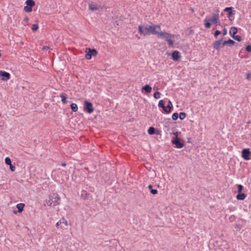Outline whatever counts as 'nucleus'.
Wrapping results in <instances>:
<instances>
[{
	"instance_id": "c9c22d12",
	"label": "nucleus",
	"mask_w": 251,
	"mask_h": 251,
	"mask_svg": "<svg viewBox=\"0 0 251 251\" xmlns=\"http://www.w3.org/2000/svg\"><path fill=\"white\" fill-rule=\"evenodd\" d=\"M246 50L248 52H251V45H248L246 47Z\"/></svg>"
},
{
	"instance_id": "58836bf2",
	"label": "nucleus",
	"mask_w": 251,
	"mask_h": 251,
	"mask_svg": "<svg viewBox=\"0 0 251 251\" xmlns=\"http://www.w3.org/2000/svg\"><path fill=\"white\" fill-rule=\"evenodd\" d=\"M61 224V221H60V220L56 224V226L57 227H58L59 226H60V225Z\"/></svg>"
},
{
	"instance_id": "37998d69",
	"label": "nucleus",
	"mask_w": 251,
	"mask_h": 251,
	"mask_svg": "<svg viewBox=\"0 0 251 251\" xmlns=\"http://www.w3.org/2000/svg\"><path fill=\"white\" fill-rule=\"evenodd\" d=\"M250 74H248L247 75L246 78L248 80L250 79Z\"/></svg>"
},
{
	"instance_id": "ea45409f",
	"label": "nucleus",
	"mask_w": 251,
	"mask_h": 251,
	"mask_svg": "<svg viewBox=\"0 0 251 251\" xmlns=\"http://www.w3.org/2000/svg\"><path fill=\"white\" fill-rule=\"evenodd\" d=\"M28 21H29V19L27 17L24 18V21H25V22H27Z\"/></svg>"
},
{
	"instance_id": "39448f33",
	"label": "nucleus",
	"mask_w": 251,
	"mask_h": 251,
	"mask_svg": "<svg viewBox=\"0 0 251 251\" xmlns=\"http://www.w3.org/2000/svg\"><path fill=\"white\" fill-rule=\"evenodd\" d=\"M88 50L89 51L86 53L85 54V58L88 59L90 60L91 59L92 56H95L97 54V51L95 49H92L91 50L89 48H87L86 50Z\"/></svg>"
},
{
	"instance_id": "6e6552de",
	"label": "nucleus",
	"mask_w": 251,
	"mask_h": 251,
	"mask_svg": "<svg viewBox=\"0 0 251 251\" xmlns=\"http://www.w3.org/2000/svg\"><path fill=\"white\" fill-rule=\"evenodd\" d=\"M172 56L173 60L175 61L179 60L181 57L179 52L177 50L174 51L172 52Z\"/></svg>"
},
{
	"instance_id": "a19ab883",
	"label": "nucleus",
	"mask_w": 251,
	"mask_h": 251,
	"mask_svg": "<svg viewBox=\"0 0 251 251\" xmlns=\"http://www.w3.org/2000/svg\"><path fill=\"white\" fill-rule=\"evenodd\" d=\"M49 49V48L47 46H44L42 48V49L43 50H48Z\"/></svg>"
},
{
	"instance_id": "1a4fd4ad",
	"label": "nucleus",
	"mask_w": 251,
	"mask_h": 251,
	"mask_svg": "<svg viewBox=\"0 0 251 251\" xmlns=\"http://www.w3.org/2000/svg\"><path fill=\"white\" fill-rule=\"evenodd\" d=\"M51 201V202H50V205L52 206V203H53V206H55L56 205H58L60 203V198L58 196H56L54 198H52L51 199H50Z\"/></svg>"
},
{
	"instance_id": "6ab92c4d",
	"label": "nucleus",
	"mask_w": 251,
	"mask_h": 251,
	"mask_svg": "<svg viewBox=\"0 0 251 251\" xmlns=\"http://www.w3.org/2000/svg\"><path fill=\"white\" fill-rule=\"evenodd\" d=\"M142 91L144 90L147 93H150L151 91V87L149 85H146L142 88Z\"/></svg>"
},
{
	"instance_id": "aec40b11",
	"label": "nucleus",
	"mask_w": 251,
	"mask_h": 251,
	"mask_svg": "<svg viewBox=\"0 0 251 251\" xmlns=\"http://www.w3.org/2000/svg\"><path fill=\"white\" fill-rule=\"evenodd\" d=\"M208 20V19L207 18L204 19V25L206 28H210L211 26V23L210 21Z\"/></svg>"
},
{
	"instance_id": "79ce46f5",
	"label": "nucleus",
	"mask_w": 251,
	"mask_h": 251,
	"mask_svg": "<svg viewBox=\"0 0 251 251\" xmlns=\"http://www.w3.org/2000/svg\"><path fill=\"white\" fill-rule=\"evenodd\" d=\"M226 33H227L226 29V28H225L223 30V35H225L226 34Z\"/></svg>"
},
{
	"instance_id": "20e7f679",
	"label": "nucleus",
	"mask_w": 251,
	"mask_h": 251,
	"mask_svg": "<svg viewBox=\"0 0 251 251\" xmlns=\"http://www.w3.org/2000/svg\"><path fill=\"white\" fill-rule=\"evenodd\" d=\"M84 109L88 113H92L94 111L93 104L88 101H85L84 102Z\"/></svg>"
},
{
	"instance_id": "bb28decb",
	"label": "nucleus",
	"mask_w": 251,
	"mask_h": 251,
	"mask_svg": "<svg viewBox=\"0 0 251 251\" xmlns=\"http://www.w3.org/2000/svg\"><path fill=\"white\" fill-rule=\"evenodd\" d=\"M24 9L25 12L29 13L32 11V7L26 5L24 7Z\"/></svg>"
},
{
	"instance_id": "412c9836",
	"label": "nucleus",
	"mask_w": 251,
	"mask_h": 251,
	"mask_svg": "<svg viewBox=\"0 0 251 251\" xmlns=\"http://www.w3.org/2000/svg\"><path fill=\"white\" fill-rule=\"evenodd\" d=\"M246 195L244 193H239L237 196L236 198L239 200H243L245 199Z\"/></svg>"
},
{
	"instance_id": "49530a36",
	"label": "nucleus",
	"mask_w": 251,
	"mask_h": 251,
	"mask_svg": "<svg viewBox=\"0 0 251 251\" xmlns=\"http://www.w3.org/2000/svg\"><path fill=\"white\" fill-rule=\"evenodd\" d=\"M84 193H85V195H87V193L86 192H84Z\"/></svg>"
},
{
	"instance_id": "4c0bfd02",
	"label": "nucleus",
	"mask_w": 251,
	"mask_h": 251,
	"mask_svg": "<svg viewBox=\"0 0 251 251\" xmlns=\"http://www.w3.org/2000/svg\"><path fill=\"white\" fill-rule=\"evenodd\" d=\"M221 33V32L220 30H216L214 33V36L216 37L220 35Z\"/></svg>"
},
{
	"instance_id": "b1692460",
	"label": "nucleus",
	"mask_w": 251,
	"mask_h": 251,
	"mask_svg": "<svg viewBox=\"0 0 251 251\" xmlns=\"http://www.w3.org/2000/svg\"><path fill=\"white\" fill-rule=\"evenodd\" d=\"M149 189L150 190L151 193L153 195H155L157 193L158 191L156 189H152V186L151 185H149L148 186Z\"/></svg>"
},
{
	"instance_id": "c03bdc74",
	"label": "nucleus",
	"mask_w": 251,
	"mask_h": 251,
	"mask_svg": "<svg viewBox=\"0 0 251 251\" xmlns=\"http://www.w3.org/2000/svg\"><path fill=\"white\" fill-rule=\"evenodd\" d=\"M66 164L65 163H63V164H62V166H64V167L66 166Z\"/></svg>"
},
{
	"instance_id": "c85d7f7f",
	"label": "nucleus",
	"mask_w": 251,
	"mask_h": 251,
	"mask_svg": "<svg viewBox=\"0 0 251 251\" xmlns=\"http://www.w3.org/2000/svg\"><path fill=\"white\" fill-rule=\"evenodd\" d=\"M186 114L184 112H180L179 114V118L180 120H183L186 118Z\"/></svg>"
},
{
	"instance_id": "4468645a",
	"label": "nucleus",
	"mask_w": 251,
	"mask_h": 251,
	"mask_svg": "<svg viewBox=\"0 0 251 251\" xmlns=\"http://www.w3.org/2000/svg\"><path fill=\"white\" fill-rule=\"evenodd\" d=\"M235 44V42L231 40V39H228L227 41H225L223 42L222 43V46L224 47L226 45H233Z\"/></svg>"
},
{
	"instance_id": "f03ea898",
	"label": "nucleus",
	"mask_w": 251,
	"mask_h": 251,
	"mask_svg": "<svg viewBox=\"0 0 251 251\" xmlns=\"http://www.w3.org/2000/svg\"><path fill=\"white\" fill-rule=\"evenodd\" d=\"M157 35L160 38L165 39L170 47H172L173 46L174 41L172 39L175 37L174 34H171L166 32H160V31H158V33Z\"/></svg>"
},
{
	"instance_id": "473e14b6",
	"label": "nucleus",
	"mask_w": 251,
	"mask_h": 251,
	"mask_svg": "<svg viewBox=\"0 0 251 251\" xmlns=\"http://www.w3.org/2000/svg\"><path fill=\"white\" fill-rule=\"evenodd\" d=\"M60 221L61 224H64L66 226H68L67 221L64 218H62Z\"/></svg>"
},
{
	"instance_id": "a211bd4d",
	"label": "nucleus",
	"mask_w": 251,
	"mask_h": 251,
	"mask_svg": "<svg viewBox=\"0 0 251 251\" xmlns=\"http://www.w3.org/2000/svg\"><path fill=\"white\" fill-rule=\"evenodd\" d=\"M24 207L25 204L23 203H18L16 205V207L18 210V212L20 213L23 211Z\"/></svg>"
},
{
	"instance_id": "2f4dec72",
	"label": "nucleus",
	"mask_w": 251,
	"mask_h": 251,
	"mask_svg": "<svg viewBox=\"0 0 251 251\" xmlns=\"http://www.w3.org/2000/svg\"><path fill=\"white\" fill-rule=\"evenodd\" d=\"M233 38H234L235 40H237V41H241V37L239 35H236V36H233L232 37Z\"/></svg>"
},
{
	"instance_id": "7c9ffc66",
	"label": "nucleus",
	"mask_w": 251,
	"mask_h": 251,
	"mask_svg": "<svg viewBox=\"0 0 251 251\" xmlns=\"http://www.w3.org/2000/svg\"><path fill=\"white\" fill-rule=\"evenodd\" d=\"M5 163L6 164L9 165L11 164V161L9 157H6L5 159Z\"/></svg>"
},
{
	"instance_id": "cd10ccee",
	"label": "nucleus",
	"mask_w": 251,
	"mask_h": 251,
	"mask_svg": "<svg viewBox=\"0 0 251 251\" xmlns=\"http://www.w3.org/2000/svg\"><path fill=\"white\" fill-rule=\"evenodd\" d=\"M161 94L159 92H155L153 94V97L155 99H159L161 97Z\"/></svg>"
},
{
	"instance_id": "72a5a7b5",
	"label": "nucleus",
	"mask_w": 251,
	"mask_h": 251,
	"mask_svg": "<svg viewBox=\"0 0 251 251\" xmlns=\"http://www.w3.org/2000/svg\"><path fill=\"white\" fill-rule=\"evenodd\" d=\"M31 29H32V30L33 31H36L38 29V26L36 24H33L32 25V27H31Z\"/></svg>"
},
{
	"instance_id": "9d476101",
	"label": "nucleus",
	"mask_w": 251,
	"mask_h": 251,
	"mask_svg": "<svg viewBox=\"0 0 251 251\" xmlns=\"http://www.w3.org/2000/svg\"><path fill=\"white\" fill-rule=\"evenodd\" d=\"M209 21L212 23L213 24H218L219 22V17L218 14H213L212 18L211 19H208Z\"/></svg>"
},
{
	"instance_id": "2eb2a0df",
	"label": "nucleus",
	"mask_w": 251,
	"mask_h": 251,
	"mask_svg": "<svg viewBox=\"0 0 251 251\" xmlns=\"http://www.w3.org/2000/svg\"><path fill=\"white\" fill-rule=\"evenodd\" d=\"M99 7L98 5H97L93 3H89V9L93 11L98 10L99 9Z\"/></svg>"
},
{
	"instance_id": "423d86ee",
	"label": "nucleus",
	"mask_w": 251,
	"mask_h": 251,
	"mask_svg": "<svg viewBox=\"0 0 251 251\" xmlns=\"http://www.w3.org/2000/svg\"><path fill=\"white\" fill-rule=\"evenodd\" d=\"M251 151L249 149H244L242 151V157L246 160L250 159V155Z\"/></svg>"
},
{
	"instance_id": "0eeeda50",
	"label": "nucleus",
	"mask_w": 251,
	"mask_h": 251,
	"mask_svg": "<svg viewBox=\"0 0 251 251\" xmlns=\"http://www.w3.org/2000/svg\"><path fill=\"white\" fill-rule=\"evenodd\" d=\"M0 76L1 77V80L3 81H7L10 79V75L9 73L3 71H0Z\"/></svg>"
},
{
	"instance_id": "393cba45",
	"label": "nucleus",
	"mask_w": 251,
	"mask_h": 251,
	"mask_svg": "<svg viewBox=\"0 0 251 251\" xmlns=\"http://www.w3.org/2000/svg\"><path fill=\"white\" fill-rule=\"evenodd\" d=\"M148 133L150 135H152L155 133V128L151 126L149 127L148 130Z\"/></svg>"
},
{
	"instance_id": "c756f323",
	"label": "nucleus",
	"mask_w": 251,
	"mask_h": 251,
	"mask_svg": "<svg viewBox=\"0 0 251 251\" xmlns=\"http://www.w3.org/2000/svg\"><path fill=\"white\" fill-rule=\"evenodd\" d=\"M178 114H177V113H173V114L172 115V119L173 120H176L178 119Z\"/></svg>"
},
{
	"instance_id": "e433bc0d",
	"label": "nucleus",
	"mask_w": 251,
	"mask_h": 251,
	"mask_svg": "<svg viewBox=\"0 0 251 251\" xmlns=\"http://www.w3.org/2000/svg\"><path fill=\"white\" fill-rule=\"evenodd\" d=\"M9 167L11 171L14 172L15 170V167L13 166L12 164L9 165Z\"/></svg>"
},
{
	"instance_id": "f3484780",
	"label": "nucleus",
	"mask_w": 251,
	"mask_h": 251,
	"mask_svg": "<svg viewBox=\"0 0 251 251\" xmlns=\"http://www.w3.org/2000/svg\"><path fill=\"white\" fill-rule=\"evenodd\" d=\"M59 96L60 98H61L62 102L63 104H66L67 102V95L64 93H61Z\"/></svg>"
},
{
	"instance_id": "5701e85b",
	"label": "nucleus",
	"mask_w": 251,
	"mask_h": 251,
	"mask_svg": "<svg viewBox=\"0 0 251 251\" xmlns=\"http://www.w3.org/2000/svg\"><path fill=\"white\" fill-rule=\"evenodd\" d=\"M71 108L73 112H76L78 110L77 105L75 103H73L71 104Z\"/></svg>"
},
{
	"instance_id": "a878e982",
	"label": "nucleus",
	"mask_w": 251,
	"mask_h": 251,
	"mask_svg": "<svg viewBox=\"0 0 251 251\" xmlns=\"http://www.w3.org/2000/svg\"><path fill=\"white\" fill-rule=\"evenodd\" d=\"M158 107L162 108L163 110L164 111V109H165V105H164V101L163 100H160L159 101Z\"/></svg>"
},
{
	"instance_id": "9b49d317",
	"label": "nucleus",
	"mask_w": 251,
	"mask_h": 251,
	"mask_svg": "<svg viewBox=\"0 0 251 251\" xmlns=\"http://www.w3.org/2000/svg\"><path fill=\"white\" fill-rule=\"evenodd\" d=\"M223 38L220 40L215 41L213 43V48L216 50H219L221 45H222Z\"/></svg>"
},
{
	"instance_id": "4be33fe9",
	"label": "nucleus",
	"mask_w": 251,
	"mask_h": 251,
	"mask_svg": "<svg viewBox=\"0 0 251 251\" xmlns=\"http://www.w3.org/2000/svg\"><path fill=\"white\" fill-rule=\"evenodd\" d=\"M25 4L27 6L32 7L35 5V2L33 0H26Z\"/></svg>"
},
{
	"instance_id": "de8ad7c7",
	"label": "nucleus",
	"mask_w": 251,
	"mask_h": 251,
	"mask_svg": "<svg viewBox=\"0 0 251 251\" xmlns=\"http://www.w3.org/2000/svg\"><path fill=\"white\" fill-rule=\"evenodd\" d=\"M81 197H83V194H81Z\"/></svg>"
},
{
	"instance_id": "dca6fc26",
	"label": "nucleus",
	"mask_w": 251,
	"mask_h": 251,
	"mask_svg": "<svg viewBox=\"0 0 251 251\" xmlns=\"http://www.w3.org/2000/svg\"><path fill=\"white\" fill-rule=\"evenodd\" d=\"M237 28L235 27H231L229 30V34L231 37H233L237 32Z\"/></svg>"
},
{
	"instance_id": "7ed1b4c3",
	"label": "nucleus",
	"mask_w": 251,
	"mask_h": 251,
	"mask_svg": "<svg viewBox=\"0 0 251 251\" xmlns=\"http://www.w3.org/2000/svg\"><path fill=\"white\" fill-rule=\"evenodd\" d=\"M174 134L176 135V137L173 138L172 140L173 144L175 145L176 147L178 149L182 148L184 146V145L182 143L180 142V138L177 137V133H174Z\"/></svg>"
},
{
	"instance_id": "a18cd8bd",
	"label": "nucleus",
	"mask_w": 251,
	"mask_h": 251,
	"mask_svg": "<svg viewBox=\"0 0 251 251\" xmlns=\"http://www.w3.org/2000/svg\"><path fill=\"white\" fill-rule=\"evenodd\" d=\"M83 197H84V199H86V196H85L84 194H83Z\"/></svg>"
},
{
	"instance_id": "f257e3e1",
	"label": "nucleus",
	"mask_w": 251,
	"mask_h": 251,
	"mask_svg": "<svg viewBox=\"0 0 251 251\" xmlns=\"http://www.w3.org/2000/svg\"><path fill=\"white\" fill-rule=\"evenodd\" d=\"M139 32L144 36L150 35L151 34L157 35L158 31H160L161 27L158 25H144L138 26Z\"/></svg>"
},
{
	"instance_id": "f8f14e48",
	"label": "nucleus",
	"mask_w": 251,
	"mask_h": 251,
	"mask_svg": "<svg viewBox=\"0 0 251 251\" xmlns=\"http://www.w3.org/2000/svg\"><path fill=\"white\" fill-rule=\"evenodd\" d=\"M224 11L228 12V17H229L230 16V15H234L235 13V10H233V7H226L224 9Z\"/></svg>"
},
{
	"instance_id": "f704fd0d",
	"label": "nucleus",
	"mask_w": 251,
	"mask_h": 251,
	"mask_svg": "<svg viewBox=\"0 0 251 251\" xmlns=\"http://www.w3.org/2000/svg\"><path fill=\"white\" fill-rule=\"evenodd\" d=\"M237 188H238V191L239 192V193H240L242 191V190H243V187L242 185L239 184V185H238Z\"/></svg>"
},
{
	"instance_id": "ddd939ff",
	"label": "nucleus",
	"mask_w": 251,
	"mask_h": 251,
	"mask_svg": "<svg viewBox=\"0 0 251 251\" xmlns=\"http://www.w3.org/2000/svg\"><path fill=\"white\" fill-rule=\"evenodd\" d=\"M173 107V104L172 102L170 100H169L168 104L167 106H165L164 109V111L167 113H169L171 112V109Z\"/></svg>"
}]
</instances>
